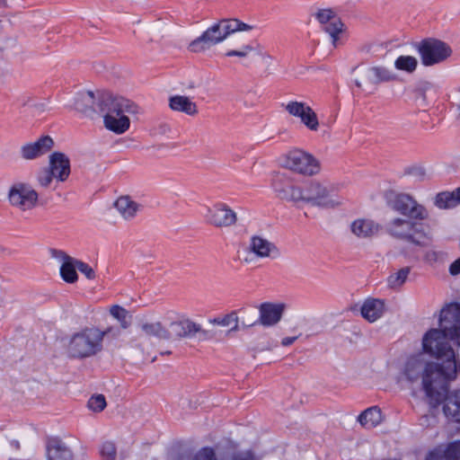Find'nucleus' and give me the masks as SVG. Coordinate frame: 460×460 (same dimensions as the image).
Segmentation results:
<instances>
[{
    "label": "nucleus",
    "mask_w": 460,
    "mask_h": 460,
    "mask_svg": "<svg viewBox=\"0 0 460 460\" xmlns=\"http://www.w3.org/2000/svg\"><path fill=\"white\" fill-rule=\"evenodd\" d=\"M387 207L393 211L409 218L396 217L385 226V230L391 237L404 241L416 246L425 247L433 240L429 230L420 221L429 217L428 209L407 193L388 192L385 194Z\"/></svg>",
    "instance_id": "1"
},
{
    "label": "nucleus",
    "mask_w": 460,
    "mask_h": 460,
    "mask_svg": "<svg viewBox=\"0 0 460 460\" xmlns=\"http://www.w3.org/2000/svg\"><path fill=\"white\" fill-rule=\"evenodd\" d=\"M460 373V361L449 360L447 364L431 363L427 366L423 377V390L432 407L444 402L447 418L460 422V390L449 393L448 382Z\"/></svg>",
    "instance_id": "2"
},
{
    "label": "nucleus",
    "mask_w": 460,
    "mask_h": 460,
    "mask_svg": "<svg viewBox=\"0 0 460 460\" xmlns=\"http://www.w3.org/2000/svg\"><path fill=\"white\" fill-rule=\"evenodd\" d=\"M460 347V305L451 303L440 311L439 328L430 329L422 339L425 352L447 364L449 360H457L455 350L449 342Z\"/></svg>",
    "instance_id": "3"
},
{
    "label": "nucleus",
    "mask_w": 460,
    "mask_h": 460,
    "mask_svg": "<svg viewBox=\"0 0 460 460\" xmlns=\"http://www.w3.org/2000/svg\"><path fill=\"white\" fill-rule=\"evenodd\" d=\"M102 349L101 330L85 328L71 337L67 345V355L71 358L83 359L95 356Z\"/></svg>",
    "instance_id": "4"
},
{
    "label": "nucleus",
    "mask_w": 460,
    "mask_h": 460,
    "mask_svg": "<svg viewBox=\"0 0 460 460\" xmlns=\"http://www.w3.org/2000/svg\"><path fill=\"white\" fill-rule=\"evenodd\" d=\"M284 167L296 173L313 176L320 172V162L302 149L290 150L284 156Z\"/></svg>",
    "instance_id": "5"
},
{
    "label": "nucleus",
    "mask_w": 460,
    "mask_h": 460,
    "mask_svg": "<svg viewBox=\"0 0 460 460\" xmlns=\"http://www.w3.org/2000/svg\"><path fill=\"white\" fill-rule=\"evenodd\" d=\"M420 56L421 63L425 66H431L445 61L452 54V49L446 42L429 38L416 44Z\"/></svg>",
    "instance_id": "6"
},
{
    "label": "nucleus",
    "mask_w": 460,
    "mask_h": 460,
    "mask_svg": "<svg viewBox=\"0 0 460 460\" xmlns=\"http://www.w3.org/2000/svg\"><path fill=\"white\" fill-rule=\"evenodd\" d=\"M301 198L299 204H309L316 207H335L340 202L335 201L328 188L317 181H310L300 186Z\"/></svg>",
    "instance_id": "7"
},
{
    "label": "nucleus",
    "mask_w": 460,
    "mask_h": 460,
    "mask_svg": "<svg viewBox=\"0 0 460 460\" xmlns=\"http://www.w3.org/2000/svg\"><path fill=\"white\" fill-rule=\"evenodd\" d=\"M10 205L22 212L34 209L39 204L38 192L28 183L15 182L8 191Z\"/></svg>",
    "instance_id": "8"
},
{
    "label": "nucleus",
    "mask_w": 460,
    "mask_h": 460,
    "mask_svg": "<svg viewBox=\"0 0 460 460\" xmlns=\"http://www.w3.org/2000/svg\"><path fill=\"white\" fill-rule=\"evenodd\" d=\"M225 19L208 27L199 37L193 40L189 49L194 53L204 52L226 40L229 33L226 31Z\"/></svg>",
    "instance_id": "9"
},
{
    "label": "nucleus",
    "mask_w": 460,
    "mask_h": 460,
    "mask_svg": "<svg viewBox=\"0 0 460 460\" xmlns=\"http://www.w3.org/2000/svg\"><path fill=\"white\" fill-rule=\"evenodd\" d=\"M103 117L107 115H120L122 113H136L137 107L131 101L111 93H103L98 102Z\"/></svg>",
    "instance_id": "10"
},
{
    "label": "nucleus",
    "mask_w": 460,
    "mask_h": 460,
    "mask_svg": "<svg viewBox=\"0 0 460 460\" xmlns=\"http://www.w3.org/2000/svg\"><path fill=\"white\" fill-rule=\"evenodd\" d=\"M167 332L169 334L168 341L191 338L196 334H199L200 340H207L212 337L208 331L203 330L199 324L190 319L172 322L169 328H167Z\"/></svg>",
    "instance_id": "11"
},
{
    "label": "nucleus",
    "mask_w": 460,
    "mask_h": 460,
    "mask_svg": "<svg viewBox=\"0 0 460 460\" xmlns=\"http://www.w3.org/2000/svg\"><path fill=\"white\" fill-rule=\"evenodd\" d=\"M205 219L217 228L231 227L236 224L237 215L227 204L218 202L207 208Z\"/></svg>",
    "instance_id": "12"
},
{
    "label": "nucleus",
    "mask_w": 460,
    "mask_h": 460,
    "mask_svg": "<svg viewBox=\"0 0 460 460\" xmlns=\"http://www.w3.org/2000/svg\"><path fill=\"white\" fill-rule=\"evenodd\" d=\"M397 75L389 68L384 66H367L361 70L360 80H355V84L358 88L363 85H377L382 83L394 82Z\"/></svg>",
    "instance_id": "13"
},
{
    "label": "nucleus",
    "mask_w": 460,
    "mask_h": 460,
    "mask_svg": "<svg viewBox=\"0 0 460 460\" xmlns=\"http://www.w3.org/2000/svg\"><path fill=\"white\" fill-rule=\"evenodd\" d=\"M286 111L298 118L303 125L312 131L318 130L319 120L314 111L305 102L290 101L284 105Z\"/></svg>",
    "instance_id": "14"
},
{
    "label": "nucleus",
    "mask_w": 460,
    "mask_h": 460,
    "mask_svg": "<svg viewBox=\"0 0 460 460\" xmlns=\"http://www.w3.org/2000/svg\"><path fill=\"white\" fill-rule=\"evenodd\" d=\"M54 146V141L49 136H42L34 142H28L21 146L20 157L25 161L39 159L49 153Z\"/></svg>",
    "instance_id": "15"
},
{
    "label": "nucleus",
    "mask_w": 460,
    "mask_h": 460,
    "mask_svg": "<svg viewBox=\"0 0 460 460\" xmlns=\"http://www.w3.org/2000/svg\"><path fill=\"white\" fill-rule=\"evenodd\" d=\"M284 311V304L262 303L259 307V319L243 323V326L250 327L256 323H260L263 326H273L280 321Z\"/></svg>",
    "instance_id": "16"
},
{
    "label": "nucleus",
    "mask_w": 460,
    "mask_h": 460,
    "mask_svg": "<svg viewBox=\"0 0 460 460\" xmlns=\"http://www.w3.org/2000/svg\"><path fill=\"white\" fill-rule=\"evenodd\" d=\"M49 168L57 181H66L71 172L70 160L64 153L54 152L49 155Z\"/></svg>",
    "instance_id": "17"
},
{
    "label": "nucleus",
    "mask_w": 460,
    "mask_h": 460,
    "mask_svg": "<svg viewBox=\"0 0 460 460\" xmlns=\"http://www.w3.org/2000/svg\"><path fill=\"white\" fill-rule=\"evenodd\" d=\"M48 460H74V454L68 446L59 438H49L46 442Z\"/></svg>",
    "instance_id": "18"
},
{
    "label": "nucleus",
    "mask_w": 460,
    "mask_h": 460,
    "mask_svg": "<svg viewBox=\"0 0 460 460\" xmlns=\"http://www.w3.org/2000/svg\"><path fill=\"white\" fill-rule=\"evenodd\" d=\"M249 251L260 258H276L279 254V249L273 243L258 235L251 238Z\"/></svg>",
    "instance_id": "19"
},
{
    "label": "nucleus",
    "mask_w": 460,
    "mask_h": 460,
    "mask_svg": "<svg viewBox=\"0 0 460 460\" xmlns=\"http://www.w3.org/2000/svg\"><path fill=\"white\" fill-rule=\"evenodd\" d=\"M381 229V225L368 218H358L350 224L351 233L358 238H370Z\"/></svg>",
    "instance_id": "20"
},
{
    "label": "nucleus",
    "mask_w": 460,
    "mask_h": 460,
    "mask_svg": "<svg viewBox=\"0 0 460 460\" xmlns=\"http://www.w3.org/2000/svg\"><path fill=\"white\" fill-rule=\"evenodd\" d=\"M415 102L421 108H426L429 104V99L437 95L438 86L429 81H420L413 90Z\"/></svg>",
    "instance_id": "21"
},
{
    "label": "nucleus",
    "mask_w": 460,
    "mask_h": 460,
    "mask_svg": "<svg viewBox=\"0 0 460 460\" xmlns=\"http://www.w3.org/2000/svg\"><path fill=\"white\" fill-rule=\"evenodd\" d=\"M385 312V303L381 299H367L361 306L362 316L370 323L379 319Z\"/></svg>",
    "instance_id": "22"
},
{
    "label": "nucleus",
    "mask_w": 460,
    "mask_h": 460,
    "mask_svg": "<svg viewBox=\"0 0 460 460\" xmlns=\"http://www.w3.org/2000/svg\"><path fill=\"white\" fill-rule=\"evenodd\" d=\"M169 106L172 111L183 112L190 116L198 113L197 104L187 96L174 95L169 99Z\"/></svg>",
    "instance_id": "23"
},
{
    "label": "nucleus",
    "mask_w": 460,
    "mask_h": 460,
    "mask_svg": "<svg viewBox=\"0 0 460 460\" xmlns=\"http://www.w3.org/2000/svg\"><path fill=\"white\" fill-rule=\"evenodd\" d=\"M114 207L120 214V216L126 219L130 220L135 217L137 212L140 209L141 206L136 201L132 200L128 196L119 197L114 203Z\"/></svg>",
    "instance_id": "24"
},
{
    "label": "nucleus",
    "mask_w": 460,
    "mask_h": 460,
    "mask_svg": "<svg viewBox=\"0 0 460 460\" xmlns=\"http://www.w3.org/2000/svg\"><path fill=\"white\" fill-rule=\"evenodd\" d=\"M432 362L425 363L420 357H413L409 358L405 366V376L411 382H414L419 379L420 375L422 378L426 373L427 366Z\"/></svg>",
    "instance_id": "25"
},
{
    "label": "nucleus",
    "mask_w": 460,
    "mask_h": 460,
    "mask_svg": "<svg viewBox=\"0 0 460 460\" xmlns=\"http://www.w3.org/2000/svg\"><path fill=\"white\" fill-rule=\"evenodd\" d=\"M358 420L366 429H372L382 422V411L379 407L372 406L362 411Z\"/></svg>",
    "instance_id": "26"
},
{
    "label": "nucleus",
    "mask_w": 460,
    "mask_h": 460,
    "mask_svg": "<svg viewBox=\"0 0 460 460\" xmlns=\"http://www.w3.org/2000/svg\"><path fill=\"white\" fill-rule=\"evenodd\" d=\"M104 125L105 127L116 133V134H122L126 132L130 125V120L128 116H126L124 113L120 115H107L104 116Z\"/></svg>",
    "instance_id": "27"
},
{
    "label": "nucleus",
    "mask_w": 460,
    "mask_h": 460,
    "mask_svg": "<svg viewBox=\"0 0 460 460\" xmlns=\"http://www.w3.org/2000/svg\"><path fill=\"white\" fill-rule=\"evenodd\" d=\"M63 259V263L60 267L61 278L67 283H74L77 280L76 265L75 259L71 258L63 252H58Z\"/></svg>",
    "instance_id": "28"
},
{
    "label": "nucleus",
    "mask_w": 460,
    "mask_h": 460,
    "mask_svg": "<svg viewBox=\"0 0 460 460\" xmlns=\"http://www.w3.org/2000/svg\"><path fill=\"white\" fill-rule=\"evenodd\" d=\"M93 104L94 94L92 91L78 93L75 97L74 108L84 115L93 111Z\"/></svg>",
    "instance_id": "29"
},
{
    "label": "nucleus",
    "mask_w": 460,
    "mask_h": 460,
    "mask_svg": "<svg viewBox=\"0 0 460 460\" xmlns=\"http://www.w3.org/2000/svg\"><path fill=\"white\" fill-rule=\"evenodd\" d=\"M458 204H460V187L452 192H440L435 198V205L439 208H451Z\"/></svg>",
    "instance_id": "30"
},
{
    "label": "nucleus",
    "mask_w": 460,
    "mask_h": 460,
    "mask_svg": "<svg viewBox=\"0 0 460 460\" xmlns=\"http://www.w3.org/2000/svg\"><path fill=\"white\" fill-rule=\"evenodd\" d=\"M139 327L143 333L146 336H154L160 340L168 341L169 334L167 332V328L164 327L160 322H144L139 324Z\"/></svg>",
    "instance_id": "31"
},
{
    "label": "nucleus",
    "mask_w": 460,
    "mask_h": 460,
    "mask_svg": "<svg viewBox=\"0 0 460 460\" xmlns=\"http://www.w3.org/2000/svg\"><path fill=\"white\" fill-rule=\"evenodd\" d=\"M293 181V179L287 173L275 172L271 180V187L276 197L280 199Z\"/></svg>",
    "instance_id": "32"
},
{
    "label": "nucleus",
    "mask_w": 460,
    "mask_h": 460,
    "mask_svg": "<svg viewBox=\"0 0 460 460\" xmlns=\"http://www.w3.org/2000/svg\"><path fill=\"white\" fill-rule=\"evenodd\" d=\"M411 272V267H403L398 271L392 273L387 278V286L391 289L398 290L406 282L408 276Z\"/></svg>",
    "instance_id": "33"
},
{
    "label": "nucleus",
    "mask_w": 460,
    "mask_h": 460,
    "mask_svg": "<svg viewBox=\"0 0 460 460\" xmlns=\"http://www.w3.org/2000/svg\"><path fill=\"white\" fill-rule=\"evenodd\" d=\"M110 314L119 323L120 328L122 330H126L131 325L132 316L124 307L114 305L110 308Z\"/></svg>",
    "instance_id": "34"
},
{
    "label": "nucleus",
    "mask_w": 460,
    "mask_h": 460,
    "mask_svg": "<svg viewBox=\"0 0 460 460\" xmlns=\"http://www.w3.org/2000/svg\"><path fill=\"white\" fill-rule=\"evenodd\" d=\"M418 66V60L412 56H400L394 61V67L397 70L412 74Z\"/></svg>",
    "instance_id": "35"
},
{
    "label": "nucleus",
    "mask_w": 460,
    "mask_h": 460,
    "mask_svg": "<svg viewBox=\"0 0 460 460\" xmlns=\"http://www.w3.org/2000/svg\"><path fill=\"white\" fill-rule=\"evenodd\" d=\"M343 23L340 18L332 19V22L323 26V30L326 31L332 39L333 45L339 39V34L342 31Z\"/></svg>",
    "instance_id": "36"
},
{
    "label": "nucleus",
    "mask_w": 460,
    "mask_h": 460,
    "mask_svg": "<svg viewBox=\"0 0 460 460\" xmlns=\"http://www.w3.org/2000/svg\"><path fill=\"white\" fill-rule=\"evenodd\" d=\"M300 194V185H297L293 181L279 199L286 202H291L295 205H299V198H301Z\"/></svg>",
    "instance_id": "37"
},
{
    "label": "nucleus",
    "mask_w": 460,
    "mask_h": 460,
    "mask_svg": "<svg viewBox=\"0 0 460 460\" xmlns=\"http://www.w3.org/2000/svg\"><path fill=\"white\" fill-rule=\"evenodd\" d=\"M55 179L53 172L49 167L41 168L36 176L38 184L42 188H48Z\"/></svg>",
    "instance_id": "38"
},
{
    "label": "nucleus",
    "mask_w": 460,
    "mask_h": 460,
    "mask_svg": "<svg viewBox=\"0 0 460 460\" xmlns=\"http://www.w3.org/2000/svg\"><path fill=\"white\" fill-rule=\"evenodd\" d=\"M226 31L229 35L238 31H249L252 26L237 20V19H225Z\"/></svg>",
    "instance_id": "39"
},
{
    "label": "nucleus",
    "mask_w": 460,
    "mask_h": 460,
    "mask_svg": "<svg viewBox=\"0 0 460 460\" xmlns=\"http://www.w3.org/2000/svg\"><path fill=\"white\" fill-rule=\"evenodd\" d=\"M100 453L104 460H115L117 456V448L113 442L105 441L102 444Z\"/></svg>",
    "instance_id": "40"
},
{
    "label": "nucleus",
    "mask_w": 460,
    "mask_h": 460,
    "mask_svg": "<svg viewBox=\"0 0 460 460\" xmlns=\"http://www.w3.org/2000/svg\"><path fill=\"white\" fill-rule=\"evenodd\" d=\"M443 452L447 460H460V440L449 443Z\"/></svg>",
    "instance_id": "41"
},
{
    "label": "nucleus",
    "mask_w": 460,
    "mask_h": 460,
    "mask_svg": "<svg viewBox=\"0 0 460 460\" xmlns=\"http://www.w3.org/2000/svg\"><path fill=\"white\" fill-rule=\"evenodd\" d=\"M88 407L93 411H102L106 407V400L102 394L92 396L88 401Z\"/></svg>",
    "instance_id": "42"
},
{
    "label": "nucleus",
    "mask_w": 460,
    "mask_h": 460,
    "mask_svg": "<svg viewBox=\"0 0 460 460\" xmlns=\"http://www.w3.org/2000/svg\"><path fill=\"white\" fill-rule=\"evenodd\" d=\"M236 320V312L233 311L230 314H227L221 317H216L214 319L209 320V322L213 324L221 325V326H229L233 323V321Z\"/></svg>",
    "instance_id": "43"
},
{
    "label": "nucleus",
    "mask_w": 460,
    "mask_h": 460,
    "mask_svg": "<svg viewBox=\"0 0 460 460\" xmlns=\"http://www.w3.org/2000/svg\"><path fill=\"white\" fill-rule=\"evenodd\" d=\"M192 460H217L215 451L211 447L201 448L193 457Z\"/></svg>",
    "instance_id": "44"
},
{
    "label": "nucleus",
    "mask_w": 460,
    "mask_h": 460,
    "mask_svg": "<svg viewBox=\"0 0 460 460\" xmlns=\"http://www.w3.org/2000/svg\"><path fill=\"white\" fill-rule=\"evenodd\" d=\"M75 265L77 270L84 274L88 279H95V272L93 269L87 263L78 261H75Z\"/></svg>",
    "instance_id": "45"
},
{
    "label": "nucleus",
    "mask_w": 460,
    "mask_h": 460,
    "mask_svg": "<svg viewBox=\"0 0 460 460\" xmlns=\"http://www.w3.org/2000/svg\"><path fill=\"white\" fill-rule=\"evenodd\" d=\"M316 18L320 22V23L324 26L328 22H332V19H336L334 13L330 9L320 10L316 13Z\"/></svg>",
    "instance_id": "46"
},
{
    "label": "nucleus",
    "mask_w": 460,
    "mask_h": 460,
    "mask_svg": "<svg viewBox=\"0 0 460 460\" xmlns=\"http://www.w3.org/2000/svg\"><path fill=\"white\" fill-rule=\"evenodd\" d=\"M121 334V328L120 326H110L106 328L104 331H101L102 335V342L103 341L104 337H109L111 339H116L119 337Z\"/></svg>",
    "instance_id": "47"
},
{
    "label": "nucleus",
    "mask_w": 460,
    "mask_h": 460,
    "mask_svg": "<svg viewBox=\"0 0 460 460\" xmlns=\"http://www.w3.org/2000/svg\"><path fill=\"white\" fill-rule=\"evenodd\" d=\"M253 50L251 45H244L239 50H229L226 53V57H239L245 58L250 52Z\"/></svg>",
    "instance_id": "48"
},
{
    "label": "nucleus",
    "mask_w": 460,
    "mask_h": 460,
    "mask_svg": "<svg viewBox=\"0 0 460 460\" xmlns=\"http://www.w3.org/2000/svg\"><path fill=\"white\" fill-rule=\"evenodd\" d=\"M442 255V252H437L435 250H429L424 254V259L426 261L432 263L436 262L439 257Z\"/></svg>",
    "instance_id": "49"
},
{
    "label": "nucleus",
    "mask_w": 460,
    "mask_h": 460,
    "mask_svg": "<svg viewBox=\"0 0 460 460\" xmlns=\"http://www.w3.org/2000/svg\"><path fill=\"white\" fill-rule=\"evenodd\" d=\"M426 460H447L442 449L431 451L426 457Z\"/></svg>",
    "instance_id": "50"
},
{
    "label": "nucleus",
    "mask_w": 460,
    "mask_h": 460,
    "mask_svg": "<svg viewBox=\"0 0 460 460\" xmlns=\"http://www.w3.org/2000/svg\"><path fill=\"white\" fill-rule=\"evenodd\" d=\"M232 460H255V456L253 453L249 450L235 454Z\"/></svg>",
    "instance_id": "51"
},
{
    "label": "nucleus",
    "mask_w": 460,
    "mask_h": 460,
    "mask_svg": "<svg viewBox=\"0 0 460 460\" xmlns=\"http://www.w3.org/2000/svg\"><path fill=\"white\" fill-rule=\"evenodd\" d=\"M449 272L454 276L460 274V257L450 265Z\"/></svg>",
    "instance_id": "52"
},
{
    "label": "nucleus",
    "mask_w": 460,
    "mask_h": 460,
    "mask_svg": "<svg viewBox=\"0 0 460 460\" xmlns=\"http://www.w3.org/2000/svg\"><path fill=\"white\" fill-rule=\"evenodd\" d=\"M296 339H297V337H296V336H295V337H286V338L282 339V341H281V344H282L283 346H289V345H291V344H292V343H293Z\"/></svg>",
    "instance_id": "53"
},
{
    "label": "nucleus",
    "mask_w": 460,
    "mask_h": 460,
    "mask_svg": "<svg viewBox=\"0 0 460 460\" xmlns=\"http://www.w3.org/2000/svg\"><path fill=\"white\" fill-rule=\"evenodd\" d=\"M234 323V326L229 330V332H236L240 329V326H239V319H238V316L236 315V320L235 321H233Z\"/></svg>",
    "instance_id": "54"
},
{
    "label": "nucleus",
    "mask_w": 460,
    "mask_h": 460,
    "mask_svg": "<svg viewBox=\"0 0 460 460\" xmlns=\"http://www.w3.org/2000/svg\"><path fill=\"white\" fill-rule=\"evenodd\" d=\"M10 446L16 450L20 448V443L17 440L11 441Z\"/></svg>",
    "instance_id": "55"
},
{
    "label": "nucleus",
    "mask_w": 460,
    "mask_h": 460,
    "mask_svg": "<svg viewBox=\"0 0 460 460\" xmlns=\"http://www.w3.org/2000/svg\"><path fill=\"white\" fill-rule=\"evenodd\" d=\"M429 416L428 415H423L421 418H420V424L421 425H425V424H429Z\"/></svg>",
    "instance_id": "56"
},
{
    "label": "nucleus",
    "mask_w": 460,
    "mask_h": 460,
    "mask_svg": "<svg viewBox=\"0 0 460 460\" xmlns=\"http://www.w3.org/2000/svg\"><path fill=\"white\" fill-rule=\"evenodd\" d=\"M459 92H460V89H459ZM457 109H458V111H459V116H460V102H459V103H458V105H457Z\"/></svg>",
    "instance_id": "57"
},
{
    "label": "nucleus",
    "mask_w": 460,
    "mask_h": 460,
    "mask_svg": "<svg viewBox=\"0 0 460 460\" xmlns=\"http://www.w3.org/2000/svg\"><path fill=\"white\" fill-rule=\"evenodd\" d=\"M171 352L170 351H165L164 354H170Z\"/></svg>",
    "instance_id": "58"
}]
</instances>
